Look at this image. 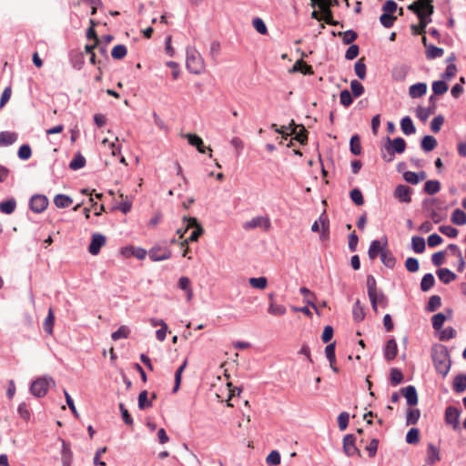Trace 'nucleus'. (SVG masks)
Segmentation results:
<instances>
[{
  "instance_id": "nucleus-40",
  "label": "nucleus",
  "mask_w": 466,
  "mask_h": 466,
  "mask_svg": "<svg viewBox=\"0 0 466 466\" xmlns=\"http://www.w3.org/2000/svg\"><path fill=\"white\" fill-rule=\"evenodd\" d=\"M376 299L374 304H371L374 311H377L378 305H380L382 308H386L388 306V299L382 291H376Z\"/></svg>"
},
{
  "instance_id": "nucleus-64",
  "label": "nucleus",
  "mask_w": 466,
  "mask_h": 466,
  "mask_svg": "<svg viewBox=\"0 0 466 466\" xmlns=\"http://www.w3.org/2000/svg\"><path fill=\"white\" fill-rule=\"evenodd\" d=\"M350 198L351 200L358 206H361L364 203V198L362 193L360 189L354 188L350 191Z\"/></svg>"
},
{
  "instance_id": "nucleus-61",
  "label": "nucleus",
  "mask_w": 466,
  "mask_h": 466,
  "mask_svg": "<svg viewBox=\"0 0 466 466\" xmlns=\"http://www.w3.org/2000/svg\"><path fill=\"white\" fill-rule=\"evenodd\" d=\"M350 89L352 96L355 97L360 96L364 93V86L357 80H352L350 83Z\"/></svg>"
},
{
  "instance_id": "nucleus-30",
  "label": "nucleus",
  "mask_w": 466,
  "mask_h": 466,
  "mask_svg": "<svg viewBox=\"0 0 466 466\" xmlns=\"http://www.w3.org/2000/svg\"><path fill=\"white\" fill-rule=\"evenodd\" d=\"M17 139V135L14 132H0V146H9L15 143Z\"/></svg>"
},
{
  "instance_id": "nucleus-31",
  "label": "nucleus",
  "mask_w": 466,
  "mask_h": 466,
  "mask_svg": "<svg viewBox=\"0 0 466 466\" xmlns=\"http://www.w3.org/2000/svg\"><path fill=\"white\" fill-rule=\"evenodd\" d=\"M62 458H63V466H70L72 461V451L70 450V445L66 443L65 441H62Z\"/></svg>"
},
{
  "instance_id": "nucleus-25",
  "label": "nucleus",
  "mask_w": 466,
  "mask_h": 466,
  "mask_svg": "<svg viewBox=\"0 0 466 466\" xmlns=\"http://www.w3.org/2000/svg\"><path fill=\"white\" fill-rule=\"evenodd\" d=\"M367 288H368V295L370 300L371 304H374V301L376 299V291L377 289V284L376 280L373 276L370 275L367 278Z\"/></svg>"
},
{
  "instance_id": "nucleus-45",
  "label": "nucleus",
  "mask_w": 466,
  "mask_h": 466,
  "mask_svg": "<svg viewBox=\"0 0 466 466\" xmlns=\"http://www.w3.org/2000/svg\"><path fill=\"white\" fill-rule=\"evenodd\" d=\"M337 35L342 37L343 43L345 45L351 44L358 37L357 33L355 31H353V30H348V31H345V32H339L337 34Z\"/></svg>"
},
{
  "instance_id": "nucleus-24",
  "label": "nucleus",
  "mask_w": 466,
  "mask_h": 466,
  "mask_svg": "<svg viewBox=\"0 0 466 466\" xmlns=\"http://www.w3.org/2000/svg\"><path fill=\"white\" fill-rule=\"evenodd\" d=\"M293 72H300L303 75H313V69L312 66L308 65L306 62H304L302 59L298 60L293 67Z\"/></svg>"
},
{
  "instance_id": "nucleus-57",
  "label": "nucleus",
  "mask_w": 466,
  "mask_h": 466,
  "mask_svg": "<svg viewBox=\"0 0 466 466\" xmlns=\"http://www.w3.org/2000/svg\"><path fill=\"white\" fill-rule=\"evenodd\" d=\"M252 25H253L254 28L257 30V32L259 33L260 35L268 34V28H267L264 21L261 18H259V17L254 18L252 21Z\"/></svg>"
},
{
  "instance_id": "nucleus-21",
  "label": "nucleus",
  "mask_w": 466,
  "mask_h": 466,
  "mask_svg": "<svg viewBox=\"0 0 466 466\" xmlns=\"http://www.w3.org/2000/svg\"><path fill=\"white\" fill-rule=\"evenodd\" d=\"M178 287L182 290L186 291L187 299L190 301L193 298V289H191V282L187 277H181L178 279Z\"/></svg>"
},
{
  "instance_id": "nucleus-39",
  "label": "nucleus",
  "mask_w": 466,
  "mask_h": 466,
  "mask_svg": "<svg viewBox=\"0 0 466 466\" xmlns=\"http://www.w3.org/2000/svg\"><path fill=\"white\" fill-rule=\"evenodd\" d=\"M444 50L441 47L430 45L426 49V57L428 59H434L442 56Z\"/></svg>"
},
{
  "instance_id": "nucleus-50",
  "label": "nucleus",
  "mask_w": 466,
  "mask_h": 466,
  "mask_svg": "<svg viewBox=\"0 0 466 466\" xmlns=\"http://www.w3.org/2000/svg\"><path fill=\"white\" fill-rule=\"evenodd\" d=\"M441 305V297L438 295H433L430 298L429 302L427 304V310L430 312H433L438 309Z\"/></svg>"
},
{
  "instance_id": "nucleus-6",
  "label": "nucleus",
  "mask_w": 466,
  "mask_h": 466,
  "mask_svg": "<svg viewBox=\"0 0 466 466\" xmlns=\"http://www.w3.org/2000/svg\"><path fill=\"white\" fill-rule=\"evenodd\" d=\"M385 148L390 157H387V156L384 155L383 158L386 161H391L395 153L401 154L405 151L406 142L402 137H397L393 140H390V138L388 137V145L385 146Z\"/></svg>"
},
{
  "instance_id": "nucleus-49",
  "label": "nucleus",
  "mask_w": 466,
  "mask_h": 466,
  "mask_svg": "<svg viewBox=\"0 0 466 466\" xmlns=\"http://www.w3.org/2000/svg\"><path fill=\"white\" fill-rule=\"evenodd\" d=\"M127 47L124 45H117L113 47L111 56L114 59H122L127 56Z\"/></svg>"
},
{
  "instance_id": "nucleus-27",
  "label": "nucleus",
  "mask_w": 466,
  "mask_h": 466,
  "mask_svg": "<svg viewBox=\"0 0 466 466\" xmlns=\"http://www.w3.org/2000/svg\"><path fill=\"white\" fill-rule=\"evenodd\" d=\"M453 390L457 393H461L466 390V375L459 374L454 378Z\"/></svg>"
},
{
  "instance_id": "nucleus-34",
  "label": "nucleus",
  "mask_w": 466,
  "mask_h": 466,
  "mask_svg": "<svg viewBox=\"0 0 466 466\" xmlns=\"http://www.w3.org/2000/svg\"><path fill=\"white\" fill-rule=\"evenodd\" d=\"M54 323H55V315H54L53 309L50 308L48 310V314H47V316L44 321V324H43L45 331L46 333H48L49 335L53 334Z\"/></svg>"
},
{
  "instance_id": "nucleus-9",
  "label": "nucleus",
  "mask_w": 466,
  "mask_h": 466,
  "mask_svg": "<svg viewBox=\"0 0 466 466\" xmlns=\"http://www.w3.org/2000/svg\"><path fill=\"white\" fill-rule=\"evenodd\" d=\"M148 256L153 261H161L170 258L171 251L166 247L154 246L148 251Z\"/></svg>"
},
{
  "instance_id": "nucleus-62",
  "label": "nucleus",
  "mask_w": 466,
  "mask_h": 466,
  "mask_svg": "<svg viewBox=\"0 0 466 466\" xmlns=\"http://www.w3.org/2000/svg\"><path fill=\"white\" fill-rule=\"evenodd\" d=\"M443 123H444V117L440 115V116H435L431 122V130L433 133H438L441 130Z\"/></svg>"
},
{
  "instance_id": "nucleus-36",
  "label": "nucleus",
  "mask_w": 466,
  "mask_h": 466,
  "mask_svg": "<svg viewBox=\"0 0 466 466\" xmlns=\"http://www.w3.org/2000/svg\"><path fill=\"white\" fill-rule=\"evenodd\" d=\"M441 189V184L438 180H428L424 185V191L429 195H434Z\"/></svg>"
},
{
  "instance_id": "nucleus-16",
  "label": "nucleus",
  "mask_w": 466,
  "mask_h": 466,
  "mask_svg": "<svg viewBox=\"0 0 466 466\" xmlns=\"http://www.w3.org/2000/svg\"><path fill=\"white\" fill-rule=\"evenodd\" d=\"M291 126H293V127L290 133L295 135L294 138L302 145L306 144L308 141V131L305 129L304 126H297L293 120L291 121Z\"/></svg>"
},
{
  "instance_id": "nucleus-63",
  "label": "nucleus",
  "mask_w": 466,
  "mask_h": 466,
  "mask_svg": "<svg viewBox=\"0 0 466 466\" xmlns=\"http://www.w3.org/2000/svg\"><path fill=\"white\" fill-rule=\"evenodd\" d=\"M379 446V440L374 438L372 439L370 443L365 447V450L369 453V457L374 458L376 456L377 451Z\"/></svg>"
},
{
  "instance_id": "nucleus-46",
  "label": "nucleus",
  "mask_w": 466,
  "mask_h": 466,
  "mask_svg": "<svg viewBox=\"0 0 466 466\" xmlns=\"http://www.w3.org/2000/svg\"><path fill=\"white\" fill-rule=\"evenodd\" d=\"M451 221L456 225H464L466 224V214L457 208L451 214Z\"/></svg>"
},
{
  "instance_id": "nucleus-20",
  "label": "nucleus",
  "mask_w": 466,
  "mask_h": 466,
  "mask_svg": "<svg viewBox=\"0 0 466 466\" xmlns=\"http://www.w3.org/2000/svg\"><path fill=\"white\" fill-rule=\"evenodd\" d=\"M427 92V85L425 83H417L410 86L409 95L412 98L423 96Z\"/></svg>"
},
{
  "instance_id": "nucleus-33",
  "label": "nucleus",
  "mask_w": 466,
  "mask_h": 466,
  "mask_svg": "<svg viewBox=\"0 0 466 466\" xmlns=\"http://www.w3.org/2000/svg\"><path fill=\"white\" fill-rule=\"evenodd\" d=\"M15 208L16 201L14 198H10L0 203V211L7 215L12 214L15 211Z\"/></svg>"
},
{
  "instance_id": "nucleus-32",
  "label": "nucleus",
  "mask_w": 466,
  "mask_h": 466,
  "mask_svg": "<svg viewBox=\"0 0 466 466\" xmlns=\"http://www.w3.org/2000/svg\"><path fill=\"white\" fill-rule=\"evenodd\" d=\"M55 205L59 208H64L69 207L73 200L70 197L63 194H58L54 198Z\"/></svg>"
},
{
  "instance_id": "nucleus-51",
  "label": "nucleus",
  "mask_w": 466,
  "mask_h": 466,
  "mask_svg": "<svg viewBox=\"0 0 466 466\" xmlns=\"http://www.w3.org/2000/svg\"><path fill=\"white\" fill-rule=\"evenodd\" d=\"M248 282L252 288L258 289H264L268 284V280L265 277L250 278Z\"/></svg>"
},
{
  "instance_id": "nucleus-19",
  "label": "nucleus",
  "mask_w": 466,
  "mask_h": 466,
  "mask_svg": "<svg viewBox=\"0 0 466 466\" xmlns=\"http://www.w3.org/2000/svg\"><path fill=\"white\" fill-rule=\"evenodd\" d=\"M398 354V346L394 339H390L387 341L384 350V357L388 361H390L396 358Z\"/></svg>"
},
{
  "instance_id": "nucleus-35",
  "label": "nucleus",
  "mask_w": 466,
  "mask_h": 466,
  "mask_svg": "<svg viewBox=\"0 0 466 466\" xmlns=\"http://www.w3.org/2000/svg\"><path fill=\"white\" fill-rule=\"evenodd\" d=\"M381 262L389 268H393L396 263V259L393 254L386 249L380 256Z\"/></svg>"
},
{
  "instance_id": "nucleus-1",
  "label": "nucleus",
  "mask_w": 466,
  "mask_h": 466,
  "mask_svg": "<svg viewBox=\"0 0 466 466\" xmlns=\"http://www.w3.org/2000/svg\"><path fill=\"white\" fill-rule=\"evenodd\" d=\"M432 2V0H417L408 6V9L416 14L420 20L418 25H410L412 35H419L425 34V28L431 21V15L434 12Z\"/></svg>"
},
{
  "instance_id": "nucleus-7",
  "label": "nucleus",
  "mask_w": 466,
  "mask_h": 466,
  "mask_svg": "<svg viewBox=\"0 0 466 466\" xmlns=\"http://www.w3.org/2000/svg\"><path fill=\"white\" fill-rule=\"evenodd\" d=\"M356 438L352 434H347L343 438V451L349 457L357 455L361 458L362 454L360 449L355 444Z\"/></svg>"
},
{
  "instance_id": "nucleus-58",
  "label": "nucleus",
  "mask_w": 466,
  "mask_h": 466,
  "mask_svg": "<svg viewBox=\"0 0 466 466\" xmlns=\"http://www.w3.org/2000/svg\"><path fill=\"white\" fill-rule=\"evenodd\" d=\"M420 416L418 409H410L407 412V424H416Z\"/></svg>"
},
{
  "instance_id": "nucleus-17",
  "label": "nucleus",
  "mask_w": 466,
  "mask_h": 466,
  "mask_svg": "<svg viewBox=\"0 0 466 466\" xmlns=\"http://www.w3.org/2000/svg\"><path fill=\"white\" fill-rule=\"evenodd\" d=\"M403 396L410 406H415L418 403V394L414 386L409 385L401 389Z\"/></svg>"
},
{
  "instance_id": "nucleus-5",
  "label": "nucleus",
  "mask_w": 466,
  "mask_h": 466,
  "mask_svg": "<svg viewBox=\"0 0 466 466\" xmlns=\"http://www.w3.org/2000/svg\"><path fill=\"white\" fill-rule=\"evenodd\" d=\"M184 221H187L186 230H188L189 228H194L195 229L191 232L188 238L184 239L180 243V247H184L186 245H188L189 241H197L198 238L203 234L204 229L202 226L198 222L196 218H183Z\"/></svg>"
},
{
  "instance_id": "nucleus-15",
  "label": "nucleus",
  "mask_w": 466,
  "mask_h": 466,
  "mask_svg": "<svg viewBox=\"0 0 466 466\" xmlns=\"http://www.w3.org/2000/svg\"><path fill=\"white\" fill-rule=\"evenodd\" d=\"M410 193L411 190L408 186L399 185L394 190V197L400 202L410 203L411 201Z\"/></svg>"
},
{
  "instance_id": "nucleus-3",
  "label": "nucleus",
  "mask_w": 466,
  "mask_h": 466,
  "mask_svg": "<svg viewBox=\"0 0 466 466\" xmlns=\"http://www.w3.org/2000/svg\"><path fill=\"white\" fill-rule=\"evenodd\" d=\"M186 65L187 70L195 75H199L205 70L204 60L199 52L194 48H187Z\"/></svg>"
},
{
  "instance_id": "nucleus-53",
  "label": "nucleus",
  "mask_w": 466,
  "mask_h": 466,
  "mask_svg": "<svg viewBox=\"0 0 466 466\" xmlns=\"http://www.w3.org/2000/svg\"><path fill=\"white\" fill-rule=\"evenodd\" d=\"M396 19H397V16H395L391 14H387V13H383L380 17V21L381 25L386 28L391 27L393 25L394 22L396 21Z\"/></svg>"
},
{
  "instance_id": "nucleus-28",
  "label": "nucleus",
  "mask_w": 466,
  "mask_h": 466,
  "mask_svg": "<svg viewBox=\"0 0 466 466\" xmlns=\"http://www.w3.org/2000/svg\"><path fill=\"white\" fill-rule=\"evenodd\" d=\"M437 140L432 136H425L422 140L420 147L425 152L432 151L437 147Z\"/></svg>"
},
{
  "instance_id": "nucleus-11",
  "label": "nucleus",
  "mask_w": 466,
  "mask_h": 466,
  "mask_svg": "<svg viewBox=\"0 0 466 466\" xmlns=\"http://www.w3.org/2000/svg\"><path fill=\"white\" fill-rule=\"evenodd\" d=\"M48 205V199L44 195L33 196L30 199V208L35 213L43 212Z\"/></svg>"
},
{
  "instance_id": "nucleus-52",
  "label": "nucleus",
  "mask_w": 466,
  "mask_h": 466,
  "mask_svg": "<svg viewBox=\"0 0 466 466\" xmlns=\"http://www.w3.org/2000/svg\"><path fill=\"white\" fill-rule=\"evenodd\" d=\"M354 70L360 79H364L366 76V65L364 64V58L359 59L355 66Z\"/></svg>"
},
{
  "instance_id": "nucleus-38",
  "label": "nucleus",
  "mask_w": 466,
  "mask_h": 466,
  "mask_svg": "<svg viewBox=\"0 0 466 466\" xmlns=\"http://www.w3.org/2000/svg\"><path fill=\"white\" fill-rule=\"evenodd\" d=\"M129 334L130 329L126 325H122L117 330L112 333L111 338L113 340H118L120 339H127Z\"/></svg>"
},
{
  "instance_id": "nucleus-18",
  "label": "nucleus",
  "mask_w": 466,
  "mask_h": 466,
  "mask_svg": "<svg viewBox=\"0 0 466 466\" xmlns=\"http://www.w3.org/2000/svg\"><path fill=\"white\" fill-rule=\"evenodd\" d=\"M441 460L440 450L433 443H429L427 447L426 462L430 465L435 464Z\"/></svg>"
},
{
  "instance_id": "nucleus-29",
  "label": "nucleus",
  "mask_w": 466,
  "mask_h": 466,
  "mask_svg": "<svg viewBox=\"0 0 466 466\" xmlns=\"http://www.w3.org/2000/svg\"><path fill=\"white\" fill-rule=\"evenodd\" d=\"M437 275L444 284H448L456 279V275L448 268H440Z\"/></svg>"
},
{
  "instance_id": "nucleus-55",
  "label": "nucleus",
  "mask_w": 466,
  "mask_h": 466,
  "mask_svg": "<svg viewBox=\"0 0 466 466\" xmlns=\"http://www.w3.org/2000/svg\"><path fill=\"white\" fill-rule=\"evenodd\" d=\"M319 221L321 224L320 239L324 241L329 238V221L324 216L319 217Z\"/></svg>"
},
{
  "instance_id": "nucleus-37",
  "label": "nucleus",
  "mask_w": 466,
  "mask_h": 466,
  "mask_svg": "<svg viewBox=\"0 0 466 466\" xmlns=\"http://www.w3.org/2000/svg\"><path fill=\"white\" fill-rule=\"evenodd\" d=\"M435 283L434 277L431 273H427L423 276L420 282V289L422 291H428Z\"/></svg>"
},
{
  "instance_id": "nucleus-43",
  "label": "nucleus",
  "mask_w": 466,
  "mask_h": 466,
  "mask_svg": "<svg viewBox=\"0 0 466 466\" xmlns=\"http://www.w3.org/2000/svg\"><path fill=\"white\" fill-rule=\"evenodd\" d=\"M86 165V158L81 154H76L69 164V167L73 170H77L84 167Z\"/></svg>"
},
{
  "instance_id": "nucleus-42",
  "label": "nucleus",
  "mask_w": 466,
  "mask_h": 466,
  "mask_svg": "<svg viewBox=\"0 0 466 466\" xmlns=\"http://www.w3.org/2000/svg\"><path fill=\"white\" fill-rule=\"evenodd\" d=\"M411 245L416 253H422L425 250V240L421 237H412Z\"/></svg>"
},
{
  "instance_id": "nucleus-23",
  "label": "nucleus",
  "mask_w": 466,
  "mask_h": 466,
  "mask_svg": "<svg viewBox=\"0 0 466 466\" xmlns=\"http://www.w3.org/2000/svg\"><path fill=\"white\" fill-rule=\"evenodd\" d=\"M435 109V105L430 106L429 107L418 106L416 109V116L420 121L425 122L431 115L434 114Z\"/></svg>"
},
{
  "instance_id": "nucleus-22",
  "label": "nucleus",
  "mask_w": 466,
  "mask_h": 466,
  "mask_svg": "<svg viewBox=\"0 0 466 466\" xmlns=\"http://www.w3.org/2000/svg\"><path fill=\"white\" fill-rule=\"evenodd\" d=\"M265 227L268 228L270 227V222L268 218H264L262 217H256L252 218L250 221L245 224V228H255L258 227Z\"/></svg>"
},
{
  "instance_id": "nucleus-54",
  "label": "nucleus",
  "mask_w": 466,
  "mask_h": 466,
  "mask_svg": "<svg viewBox=\"0 0 466 466\" xmlns=\"http://www.w3.org/2000/svg\"><path fill=\"white\" fill-rule=\"evenodd\" d=\"M152 406V402L147 399V391L143 390L138 395V408L145 410Z\"/></svg>"
},
{
  "instance_id": "nucleus-60",
  "label": "nucleus",
  "mask_w": 466,
  "mask_h": 466,
  "mask_svg": "<svg viewBox=\"0 0 466 466\" xmlns=\"http://www.w3.org/2000/svg\"><path fill=\"white\" fill-rule=\"evenodd\" d=\"M339 100H340V104L342 106H344L345 107L350 106L353 102L351 94L347 89H344L340 92Z\"/></svg>"
},
{
  "instance_id": "nucleus-47",
  "label": "nucleus",
  "mask_w": 466,
  "mask_h": 466,
  "mask_svg": "<svg viewBox=\"0 0 466 466\" xmlns=\"http://www.w3.org/2000/svg\"><path fill=\"white\" fill-rule=\"evenodd\" d=\"M352 315L354 320L360 322L364 319L365 312L363 308L361 307L360 300H357L353 306Z\"/></svg>"
},
{
  "instance_id": "nucleus-12",
  "label": "nucleus",
  "mask_w": 466,
  "mask_h": 466,
  "mask_svg": "<svg viewBox=\"0 0 466 466\" xmlns=\"http://www.w3.org/2000/svg\"><path fill=\"white\" fill-rule=\"evenodd\" d=\"M184 137L187 139V142L195 147L199 153L204 154L206 152V149L209 151V157H212V149L208 147H206L204 146V142L200 137H198L196 134H186Z\"/></svg>"
},
{
  "instance_id": "nucleus-44",
  "label": "nucleus",
  "mask_w": 466,
  "mask_h": 466,
  "mask_svg": "<svg viewBox=\"0 0 466 466\" xmlns=\"http://www.w3.org/2000/svg\"><path fill=\"white\" fill-rule=\"evenodd\" d=\"M268 312L273 316H283L286 314V308L280 304H275L273 301L270 302Z\"/></svg>"
},
{
  "instance_id": "nucleus-41",
  "label": "nucleus",
  "mask_w": 466,
  "mask_h": 466,
  "mask_svg": "<svg viewBox=\"0 0 466 466\" xmlns=\"http://www.w3.org/2000/svg\"><path fill=\"white\" fill-rule=\"evenodd\" d=\"M448 85L441 80L434 81L432 83V91L435 96H441L448 91Z\"/></svg>"
},
{
  "instance_id": "nucleus-56",
  "label": "nucleus",
  "mask_w": 466,
  "mask_h": 466,
  "mask_svg": "<svg viewBox=\"0 0 466 466\" xmlns=\"http://www.w3.org/2000/svg\"><path fill=\"white\" fill-rule=\"evenodd\" d=\"M419 438H420L419 430L416 428H411L406 435V441L409 444H416L419 442Z\"/></svg>"
},
{
  "instance_id": "nucleus-26",
  "label": "nucleus",
  "mask_w": 466,
  "mask_h": 466,
  "mask_svg": "<svg viewBox=\"0 0 466 466\" xmlns=\"http://www.w3.org/2000/svg\"><path fill=\"white\" fill-rule=\"evenodd\" d=\"M400 128L402 132L409 136L412 135L416 132V128L412 123V120L410 116H404L400 121Z\"/></svg>"
},
{
  "instance_id": "nucleus-59",
  "label": "nucleus",
  "mask_w": 466,
  "mask_h": 466,
  "mask_svg": "<svg viewBox=\"0 0 466 466\" xmlns=\"http://www.w3.org/2000/svg\"><path fill=\"white\" fill-rule=\"evenodd\" d=\"M445 319L446 317L443 313L435 314L431 319L433 329L436 330H440L443 326Z\"/></svg>"
},
{
  "instance_id": "nucleus-2",
  "label": "nucleus",
  "mask_w": 466,
  "mask_h": 466,
  "mask_svg": "<svg viewBox=\"0 0 466 466\" xmlns=\"http://www.w3.org/2000/svg\"><path fill=\"white\" fill-rule=\"evenodd\" d=\"M431 358L436 371L442 377H446L451 365L447 348L444 345L434 346L431 350Z\"/></svg>"
},
{
  "instance_id": "nucleus-14",
  "label": "nucleus",
  "mask_w": 466,
  "mask_h": 466,
  "mask_svg": "<svg viewBox=\"0 0 466 466\" xmlns=\"http://www.w3.org/2000/svg\"><path fill=\"white\" fill-rule=\"evenodd\" d=\"M106 244V238L102 234L95 233L92 235L91 243L88 248V251L92 255H97L100 252L101 248Z\"/></svg>"
},
{
  "instance_id": "nucleus-4",
  "label": "nucleus",
  "mask_w": 466,
  "mask_h": 466,
  "mask_svg": "<svg viewBox=\"0 0 466 466\" xmlns=\"http://www.w3.org/2000/svg\"><path fill=\"white\" fill-rule=\"evenodd\" d=\"M55 384L56 382L51 377L44 376L32 382L30 391L34 396L41 398L47 393L48 388L51 385L55 386Z\"/></svg>"
},
{
  "instance_id": "nucleus-48",
  "label": "nucleus",
  "mask_w": 466,
  "mask_h": 466,
  "mask_svg": "<svg viewBox=\"0 0 466 466\" xmlns=\"http://www.w3.org/2000/svg\"><path fill=\"white\" fill-rule=\"evenodd\" d=\"M350 151L353 155L359 156L361 154V145H360V139L358 135H354L350 138Z\"/></svg>"
},
{
  "instance_id": "nucleus-10",
  "label": "nucleus",
  "mask_w": 466,
  "mask_h": 466,
  "mask_svg": "<svg viewBox=\"0 0 466 466\" xmlns=\"http://www.w3.org/2000/svg\"><path fill=\"white\" fill-rule=\"evenodd\" d=\"M316 4H318V5L322 11V20H324L325 23L331 25H336L339 24L338 21L333 20V15L330 10V2H328L327 0H318Z\"/></svg>"
},
{
  "instance_id": "nucleus-8",
  "label": "nucleus",
  "mask_w": 466,
  "mask_h": 466,
  "mask_svg": "<svg viewBox=\"0 0 466 466\" xmlns=\"http://www.w3.org/2000/svg\"><path fill=\"white\" fill-rule=\"evenodd\" d=\"M388 246V239L386 237L373 240L370 246V248L368 250V255L370 259H375L378 255L381 256L383 251L387 249Z\"/></svg>"
},
{
  "instance_id": "nucleus-13",
  "label": "nucleus",
  "mask_w": 466,
  "mask_h": 466,
  "mask_svg": "<svg viewBox=\"0 0 466 466\" xmlns=\"http://www.w3.org/2000/svg\"><path fill=\"white\" fill-rule=\"evenodd\" d=\"M460 410L452 406L447 407L445 410V422L451 425L454 430L459 428Z\"/></svg>"
}]
</instances>
